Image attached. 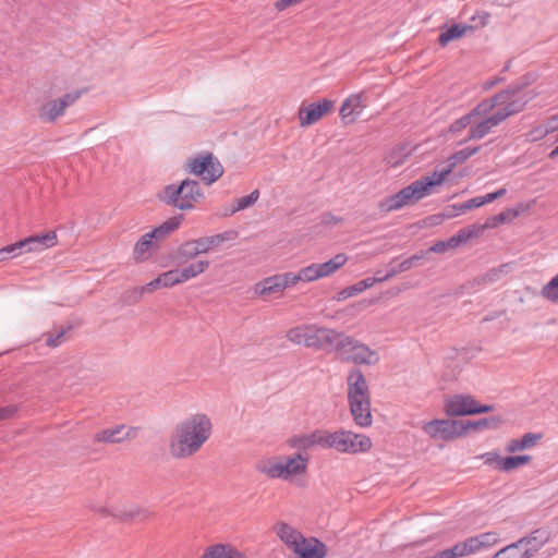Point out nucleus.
Returning <instances> with one entry per match:
<instances>
[{
    "label": "nucleus",
    "instance_id": "a211bd4d",
    "mask_svg": "<svg viewBox=\"0 0 558 558\" xmlns=\"http://www.w3.org/2000/svg\"><path fill=\"white\" fill-rule=\"evenodd\" d=\"M486 463L497 462V469L504 472L513 471L520 466L530 464L532 457L529 454L499 457L497 453H486Z\"/></svg>",
    "mask_w": 558,
    "mask_h": 558
},
{
    "label": "nucleus",
    "instance_id": "37998d69",
    "mask_svg": "<svg viewBox=\"0 0 558 558\" xmlns=\"http://www.w3.org/2000/svg\"><path fill=\"white\" fill-rule=\"evenodd\" d=\"M423 258H424L423 252H421L420 254H414V255L410 256L409 258H405L398 265L397 268H392L389 272H387L383 279L387 280L397 274L410 270L413 266L417 265L418 262Z\"/></svg>",
    "mask_w": 558,
    "mask_h": 558
},
{
    "label": "nucleus",
    "instance_id": "49530a36",
    "mask_svg": "<svg viewBox=\"0 0 558 558\" xmlns=\"http://www.w3.org/2000/svg\"><path fill=\"white\" fill-rule=\"evenodd\" d=\"M154 246L153 238H146V233L135 243L133 255L138 262L147 259L146 253Z\"/></svg>",
    "mask_w": 558,
    "mask_h": 558
},
{
    "label": "nucleus",
    "instance_id": "9b49d317",
    "mask_svg": "<svg viewBox=\"0 0 558 558\" xmlns=\"http://www.w3.org/2000/svg\"><path fill=\"white\" fill-rule=\"evenodd\" d=\"M372 448V440L363 434H355L351 430H336L333 449L343 453L366 452Z\"/></svg>",
    "mask_w": 558,
    "mask_h": 558
},
{
    "label": "nucleus",
    "instance_id": "20e7f679",
    "mask_svg": "<svg viewBox=\"0 0 558 558\" xmlns=\"http://www.w3.org/2000/svg\"><path fill=\"white\" fill-rule=\"evenodd\" d=\"M322 278L318 264L314 263L302 268L298 274L284 272L263 279L254 286L255 294L259 296L282 292L286 288L296 284L299 281L311 282Z\"/></svg>",
    "mask_w": 558,
    "mask_h": 558
},
{
    "label": "nucleus",
    "instance_id": "6e6552de",
    "mask_svg": "<svg viewBox=\"0 0 558 558\" xmlns=\"http://www.w3.org/2000/svg\"><path fill=\"white\" fill-rule=\"evenodd\" d=\"M327 327L317 325H302L296 326L287 331V339L295 344H302L306 348L320 350L323 339L326 333Z\"/></svg>",
    "mask_w": 558,
    "mask_h": 558
},
{
    "label": "nucleus",
    "instance_id": "a878e982",
    "mask_svg": "<svg viewBox=\"0 0 558 558\" xmlns=\"http://www.w3.org/2000/svg\"><path fill=\"white\" fill-rule=\"evenodd\" d=\"M527 208L523 203H519L515 208H506L498 215H494L487 218L484 227L496 228L499 225L510 222L520 216L522 211Z\"/></svg>",
    "mask_w": 558,
    "mask_h": 558
},
{
    "label": "nucleus",
    "instance_id": "0e129e2a",
    "mask_svg": "<svg viewBox=\"0 0 558 558\" xmlns=\"http://www.w3.org/2000/svg\"><path fill=\"white\" fill-rule=\"evenodd\" d=\"M19 256L12 244L0 248V262Z\"/></svg>",
    "mask_w": 558,
    "mask_h": 558
},
{
    "label": "nucleus",
    "instance_id": "aec40b11",
    "mask_svg": "<svg viewBox=\"0 0 558 558\" xmlns=\"http://www.w3.org/2000/svg\"><path fill=\"white\" fill-rule=\"evenodd\" d=\"M349 343L348 335L332 328H327L320 350L328 353L335 352L339 355L341 350L345 349V345Z\"/></svg>",
    "mask_w": 558,
    "mask_h": 558
},
{
    "label": "nucleus",
    "instance_id": "6ab92c4d",
    "mask_svg": "<svg viewBox=\"0 0 558 558\" xmlns=\"http://www.w3.org/2000/svg\"><path fill=\"white\" fill-rule=\"evenodd\" d=\"M364 94H353L349 96L341 105L340 117L344 123H353L362 113L365 105L363 104Z\"/></svg>",
    "mask_w": 558,
    "mask_h": 558
},
{
    "label": "nucleus",
    "instance_id": "680f3d73",
    "mask_svg": "<svg viewBox=\"0 0 558 558\" xmlns=\"http://www.w3.org/2000/svg\"><path fill=\"white\" fill-rule=\"evenodd\" d=\"M19 411V407L16 404H9L0 408V421H5L12 418L16 412Z\"/></svg>",
    "mask_w": 558,
    "mask_h": 558
},
{
    "label": "nucleus",
    "instance_id": "864d4df0",
    "mask_svg": "<svg viewBox=\"0 0 558 558\" xmlns=\"http://www.w3.org/2000/svg\"><path fill=\"white\" fill-rule=\"evenodd\" d=\"M162 288H171L175 284L183 283L180 277V269H171L159 275Z\"/></svg>",
    "mask_w": 558,
    "mask_h": 558
},
{
    "label": "nucleus",
    "instance_id": "1a4fd4ad",
    "mask_svg": "<svg viewBox=\"0 0 558 558\" xmlns=\"http://www.w3.org/2000/svg\"><path fill=\"white\" fill-rule=\"evenodd\" d=\"M86 92L87 88L77 89L66 93L60 98L45 102L38 111L39 119L48 123H53L59 117L64 114L66 108L72 106Z\"/></svg>",
    "mask_w": 558,
    "mask_h": 558
},
{
    "label": "nucleus",
    "instance_id": "ea45409f",
    "mask_svg": "<svg viewBox=\"0 0 558 558\" xmlns=\"http://www.w3.org/2000/svg\"><path fill=\"white\" fill-rule=\"evenodd\" d=\"M209 265V260L201 259L180 269V277L182 279V282H185L205 272L208 269Z\"/></svg>",
    "mask_w": 558,
    "mask_h": 558
},
{
    "label": "nucleus",
    "instance_id": "cd10ccee",
    "mask_svg": "<svg viewBox=\"0 0 558 558\" xmlns=\"http://www.w3.org/2000/svg\"><path fill=\"white\" fill-rule=\"evenodd\" d=\"M150 517V512L141 507L118 510L112 513V518L123 523L142 522Z\"/></svg>",
    "mask_w": 558,
    "mask_h": 558
},
{
    "label": "nucleus",
    "instance_id": "e433bc0d",
    "mask_svg": "<svg viewBox=\"0 0 558 558\" xmlns=\"http://www.w3.org/2000/svg\"><path fill=\"white\" fill-rule=\"evenodd\" d=\"M481 149V146H476V147H464L458 151H456L454 154H452L448 161L450 162L448 168L444 169L440 171V173H446V178L448 177V174L452 171V169L458 165V163H462L464 162L466 159H469L471 156L475 155L476 153H478Z\"/></svg>",
    "mask_w": 558,
    "mask_h": 558
},
{
    "label": "nucleus",
    "instance_id": "393cba45",
    "mask_svg": "<svg viewBox=\"0 0 558 558\" xmlns=\"http://www.w3.org/2000/svg\"><path fill=\"white\" fill-rule=\"evenodd\" d=\"M532 98L533 96L529 93H521L517 97H511L508 101V106L499 108L496 113L501 121H505L510 116L521 112Z\"/></svg>",
    "mask_w": 558,
    "mask_h": 558
},
{
    "label": "nucleus",
    "instance_id": "2eb2a0df",
    "mask_svg": "<svg viewBox=\"0 0 558 558\" xmlns=\"http://www.w3.org/2000/svg\"><path fill=\"white\" fill-rule=\"evenodd\" d=\"M348 399L371 398L367 380L360 368L350 369L347 378Z\"/></svg>",
    "mask_w": 558,
    "mask_h": 558
},
{
    "label": "nucleus",
    "instance_id": "7ed1b4c3",
    "mask_svg": "<svg viewBox=\"0 0 558 558\" xmlns=\"http://www.w3.org/2000/svg\"><path fill=\"white\" fill-rule=\"evenodd\" d=\"M446 173H440L438 179L421 178L410 185L403 187L393 195H390L379 203L381 211L390 213L407 205L415 204L417 201L429 194L432 187L441 184L446 180Z\"/></svg>",
    "mask_w": 558,
    "mask_h": 558
},
{
    "label": "nucleus",
    "instance_id": "0eeeda50",
    "mask_svg": "<svg viewBox=\"0 0 558 558\" xmlns=\"http://www.w3.org/2000/svg\"><path fill=\"white\" fill-rule=\"evenodd\" d=\"M422 429L432 439H441L444 441H450L464 436L462 420L435 418L426 422Z\"/></svg>",
    "mask_w": 558,
    "mask_h": 558
},
{
    "label": "nucleus",
    "instance_id": "4be33fe9",
    "mask_svg": "<svg viewBox=\"0 0 558 558\" xmlns=\"http://www.w3.org/2000/svg\"><path fill=\"white\" fill-rule=\"evenodd\" d=\"M502 121L500 120L499 116H497L496 112H494L492 116L486 118L485 120L475 123L474 125L470 126L469 135L464 140L460 141L459 144L466 143L471 140H481L485 135L489 133L492 128L497 126Z\"/></svg>",
    "mask_w": 558,
    "mask_h": 558
},
{
    "label": "nucleus",
    "instance_id": "c85d7f7f",
    "mask_svg": "<svg viewBox=\"0 0 558 558\" xmlns=\"http://www.w3.org/2000/svg\"><path fill=\"white\" fill-rule=\"evenodd\" d=\"M196 246L197 243L195 239L183 242L178 246L173 255V262L178 265H184L189 260L194 259L201 254Z\"/></svg>",
    "mask_w": 558,
    "mask_h": 558
},
{
    "label": "nucleus",
    "instance_id": "79ce46f5",
    "mask_svg": "<svg viewBox=\"0 0 558 558\" xmlns=\"http://www.w3.org/2000/svg\"><path fill=\"white\" fill-rule=\"evenodd\" d=\"M336 440V432L330 433L328 430H314L312 432L313 446H320L323 448H332Z\"/></svg>",
    "mask_w": 558,
    "mask_h": 558
},
{
    "label": "nucleus",
    "instance_id": "09e8293b",
    "mask_svg": "<svg viewBox=\"0 0 558 558\" xmlns=\"http://www.w3.org/2000/svg\"><path fill=\"white\" fill-rule=\"evenodd\" d=\"M485 204L486 203H485L484 196H476V197L470 198L469 201H466L462 204H454L451 206V208L453 209L454 213H457V215H459V214H463L468 210L478 208Z\"/></svg>",
    "mask_w": 558,
    "mask_h": 558
},
{
    "label": "nucleus",
    "instance_id": "bf43d9fd",
    "mask_svg": "<svg viewBox=\"0 0 558 558\" xmlns=\"http://www.w3.org/2000/svg\"><path fill=\"white\" fill-rule=\"evenodd\" d=\"M547 135H548V130H545V128L542 124V125H537V126L533 128L527 133V138L531 142H536V141L543 140Z\"/></svg>",
    "mask_w": 558,
    "mask_h": 558
},
{
    "label": "nucleus",
    "instance_id": "4468645a",
    "mask_svg": "<svg viewBox=\"0 0 558 558\" xmlns=\"http://www.w3.org/2000/svg\"><path fill=\"white\" fill-rule=\"evenodd\" d=\"M327 546L316 537H302L294 546L293 553L299 558H325Z\"/></svg>",
    "mask_w": 558,
    "mask_h": 558
},
{
    "label": "nucleus",
    "instance_id": "f257e3e1",
    "mask_svg": "<svg viewBox=\"0 0 558 558\" xmlns=\"http://www.w3.org/2000/svg\"><path fill=\"white\" fill-rule=\"evenodd\" d=\"M213 424L204 413L190 415L174 427L170 437L169 450L174 459H185L195 454L210 438Z\"/></svg>",
    "mask_w": 558,
    "mask_h": 558
},
{
    "label": "nucleus",
    "instance_id": "473e14b6",
    "mask_svg": "<svg viewBox=\"0 0 558 558\" xmlns=\"http://www.w3.org/2000/svg\"><path fill=\"white\" fill-rule=\"evenodd\" d=\"M284 480H288L292 475L304 473L307 468V458L301 453H295L289 457L284 463H282Z\"/></svg>",
    "mask_w": 558,
    "mask_h": 558
},
{
    "label": "nucleus",
    "instance_id": "b1692460",
    "mask_svg": "<svg viewBox=\"0 0 558 558\" xmlns=\"http://www.w3.org/2000/svg\"><path fill=\"white\" fill-rule=\"evenodd\" d=\"M505 420L502 415H493L489 417H483L475 421H463L464 436L470 432H480L487 429H497L504 424Z\"/></svg>",
    "mask_w": 558,
    "mask_h": 558
},
{
    "label": "nucleus",
    "instance_id": "338daca9",
    "mask_svg": "<svg viewBox=\"0 0 558 558\" xmlns=\"http://www.w3.org/2000/svg\"><path fill=\"white\" fill-rule=\"evenodd\" d=\"M543 126L548 130V134L558 130V114L550 116L546 119Z\"/></svg>",
    "mask_w": 558,
    "mask_h": 558
},
{
    "label": "nucleus",
    "instance_id": "3c124183",
    "mask_svg": "<svg viewBox=\"0 0 558 558\" xmlns=\"http://www.w3.org/2000/svg\"><path fill=\"white\" fill-rule=\"evenodd\" d=\"M259 197V191L254 190L248 195L240 197L236 199V205L231 209V214L243 210L252 205H254Z\"/></svg>",
    "mask_w": 558,
    "mask_h": 558
},
{
    "label": "nucleus",
    "instance_id": "58836bf2",
    "mask_svg": "<svg viewBox=\"0 0 558 558\" xmlns=\"http://www.w3.org/2000/svg\"><path fill=\"white\" fill-rule=\"evenodd\" d=\"M33 251H40L52 247L57 244V234L54 231H48L44 234H35L29 236Z\"/></svg>",
    "mask_w": 558,
    "mask_h": 558
},
{
    "label": "nucleus",
    "instance_id": "4c0bfd02",
    "mask_svg": "<svg viewBox=\"0 0 558 558\" xmlns=\"http://www.w3.org/2000/svg\"><path fill=\"white\" fill-rule=\"evenodd\" d=\"M348 260V256L344 253H339L335 255L329 260L318 264V269L322 278L327 277L336 272L339 268H341Z\"/></svg>",
    "mask_w": 558,
    "mask_h": 558
},
{
    "label": "nucleus",
    "instance_id": "9d476101",
    "mask_svg": "<svg viewBox=\"0 0 558 558\" xmlns=\"http://www.w3.org/2000/svg\"><path fill=\"white\" fill-rule=\"evenodd\" d=\"M350 343L342 349L339 357L343 362H352L355 365H374L379 362V355L367 344L349 336Z\"/></svg>",
    "mask_w": 558,
    "mask_h": 558
},
{
    "label": "nucleus",
    "instance_id": "c9c22d12",
    "mask_svg": "<svg viewBox=\"0 0 558 558\" xmlns=\"http://www.w3.org/2000/svg\"><path fill=\"white\" fill-rule=\"evenodd\" d=\"M468 538L472 545L473 554H476L482 549L489 548L498 542L497 533L495 532H485Z\"/></svg>",
    "mask_w": 558,
    "mask_h": 558
},
{
    "label": "nucleus",
    "instance_id": "2f4dec72",
    "mask_svg": "<svg viewBox=\"0 0 558 558\" xmlns=\"http://www.w3.org/2000/svg\"><path fill=\"white\" fill-rule=\"evenodd\" d=\"M275 529L278 537L292 550L294 549V546L298 545L299 541L303 537L300 532L294 530L286 522H279Z\"/></svg>",
    "mask_w": 558,
    "mask_h": 558
},
{
    "label": "nucleus",
    "instance_id": "f8f14e48",
    "mask_svg": "<svg viewBox=\"0 0 558 558\" xmlns=\"http://www.w3.org/2000/svg\"><path fill=\"white\" fill-rule=\"evenodd\" d=\"M512 269V263H505L497 267L488 269L485 274L476 276L475 278L465 281L459 286L456 290V294L461 295L465 291H476L481 287L490 284L500 279L502 275L510 272Z\"/></svg>",
    "mask_w": 558,
    "mask_h": 558
},
{
    "label": "nucleus",
    "instance_id": "72a5a7b5",
    "mask_svg": "<svg viewBox=\"0 0 558 558\" xmlns=\"http://www.w3.org/2000/svg\"><path fill=\"white\" fill-rule=\"evenodd\" d=\"M542 438V434L526 433L520 439H510L507 444V452L513 453L534 447Z\"/></svg>",
    "mask_w": 558,
    "mask_h": 558
},
{
    "label": "nucleus",
    "instance_id": "6e6d98bb",
    "mask_svg": "<svg viewBox=\"0 0 558 558\" xmlns=\"http://www.w3.org/2000/svg\"><path fill=\"white\" fill-rule=\"evenodd\" d=\"M160 287H162V284H161L160 278L158 276L154 280L149 281L146 286H144V287H142L140 289H135L132 292L134 294V302H137L141 299V296L143 295V293H145V292H153V291L157 290Z\"/></svg>",
    "mask_w": 558,
    "mask_h": 558
},
{
    "label": "nucleus",
    "instance_id": "5fc2aeb1",
    "mask_svg": "<svg viewBox=\"0 0 558 558\" xmlns=\"http://www.w3.org/2000/svg\"><path fill=\"white\" fill-rule=\"evenodd\" d=\"M472 116L469 113L462 116L461 118L457 119L454 122H452L448 128V133L456 135L466 129L472 123Z\"/></svg>",
    "mask_w": 558,
    "mask_h": 558
},
{
    "label": "nucleus",
    "instance_id": "4d7b16f0",
    "mask_svg": "<svg viewBox=\"0 0 558 558\" xmlns=\"http://www.w3.org/2000/svg\"><path fill=\"white\" fill-rule=\"evenodd\" d=\"M495 108V104L494 101L492 100V98L489 99H485L483 101H481L480 104H477L471 111H470V114L472 116V118L474 117H478V116H482V114H487L490 110H493Z\"/></svg>",
    "mask_w": 558,
    "mask_h": 558
},
{
    "label": "nucleus",
    "instance_id": "39448f33",
    "mask_svg": "<svg viewBox=\"0 0 558 558\" xmlns=\"http://www.w3.org/2000/svg\"><path fill=\"white\" fill-rule=\"evenodd\" d=\"M184 170L199 177L207 186L219 180L225 172L221 162L210 151L201 153L193 158H189L184 165Z\"/></svg>",
    "mask_w": 558,
    "mask_h": 558
},
{
    "label": "nucleus",
    "instance_id": "f704fd0d",
    "mask_svg": "<svg viewBox=\"0 0 558 558\" xmlns=\"http://www.w3.org/2000/svg\"><path fill=\"white\" fill-rule=\"evenodd\" d=\"M125 429L126 426L123 424L117 425L112 428L101 429L94 435V440L96 442L120 444L123 441L122 433Z\"/></svg>",
    "mask_w": 558,
    "mask_h": 558
},
{
    "label": "nucleus",
    "instance_id": "774afa93",
    "mask_svg": "<svg viewBox=\"0 0 558 558\" xmlns=\"http://www.w3.org/2000/svg\"><path fill=\"white\" fill-rule=\"evenodd\" d=\"M506 193H507V190L505 187H501L495 192L488 193L484 196L485 203L486 204L492 203V202L505 196Z\"/></svg>",
    "mask_w": 558,
    "mask_h": 558
},
{
    "label": "nucleus",
    "instance_id": "e2e57ef3",
    "mask_svg": "<svg viewBox=\"0 0 558 558\" xmlns=\"http://www.w3.org/2000/svg\"><path fill=\"white\" fill-rule=\"evenodd\" d=\"M311 440H312V433L308 435H304V436L294 438L293 445L299 448L307 449V448L313 447V442Z\"/></svg>",
    "mask_w": 558,
    "mask_h": 558
},
{
    "label": "nucleus",
    "instance_id": "bb28decb",
    "mask_svg": "<svg viewBox=\"0 0 558 558\" xmlns=\"http://www.w3.org/2000/svg\"><path fill=\"white\" fill-rule=\"evenodd\" d=\"M183 219L184 216L182 214L173 216L166 220L162 225L154 228L150 232H147L146 238H153V240L156 241L162 240L168 234L177 230L180 227Z\"/></svg>",
    "mask_w": 558,
    "mask_h": 558
},
{
    "label": "nucleus",
    "instance_id": "5701e85b",
    "mask_svg": "<svg viewBox=\"0 0 558 558\" xmlns=\"http://www.w3.org/2000/svg\"><path fill=\"white\" fill-rule=\"evenodd\" d=\"M475 26L463 23H454L451 26L441 28L438 36V44L446 47L449 43L462 38L468 32L474 31Z\"/></svg>",
    "mask_w": 558,
    "mask_h": 558
},
{
    "label": "nucleus",
    "instance_id": "f03ea898",
    "mask_svg": "<svg viewBox=\"0 0 558 558\" xmlns=\"http://www.w3.org/2000/svg\"><path fill=\"white\" fill-rule=\"evenodd\" d=\"M157 196L160 202L180 210L192 209L205 198L199 182L190 178L166 185Z\"/></svg>",
    "mask_w": 558,
    "mask_h": 558
},
{
    "label": "nucleus",
    "instance_id": "c756f323",
    "mask_svg": "<svg viewBox=\"0 0 558 558\" xmlns=\"http://www.w3.org/2000/svg\"><path fill=\"white\" fill-rule=\"evenodd\" d=\"M385 281L384 279L365 278L350 287H347L337 293L336 299L338 301H344L351 296L357 295L359 293L372 288L375 283Z\"/></svg>",
    "mask_w": 558,
    "mask_h": 558
},
{
    "label": "nucleus",
    "instance_id": "052dcab7",
    "mask_svg": "<svg viewBox=\"0 0 558 558\" xmlns=\"http://www.w3.org/2000/svg\"><path fill=\"white\" fill-rule=\"evenodd\" d=\"M14 251H16L17 255L23 254L24 252H33V246L29 241V236L23 240H20L15 243H12Z\"/></svg>",
    "mask_w": 558,
    "mask_h": 558
},
{
    "label": "nucleus",
    "instance_id": "a18cd8bd",
    "mask_svg": "<svg viewBox=\"0 0 558 558\" xmlns=\"http://www.w3.org/2000/svg\"><path fill=\"white\" fill-rule=\"evenodd\" d=\"M492 558H529V554L514 542L497 551Z\"/></svg>",
    "mask_w": 558,
    "mask_h": 558
},
{
    "label": "nucleus",
    "instance_id": "a19ab883",
    "mask_svg": "<svg viewBox=\"0 0 558 558\" xmlns=\"http://www.w3.org/2000/svg\"><path fill=\"white\" fill-rule=\"evenodd\" d=\"M257 470L264 474H266L270 478H283L284 480V472L282 462L274 461V460H266L260 462L257 465Z\"/></svg>",
    "mask_w": 558,
    "mask_h": 558
},
{
    "label": "nucleus",
    "instance_id": "8fccbe9b",
    "mask_svg": "<svg viewBox=\"0 0 558 558\" xmlns=\"http://www.w3.org/2000/svg\"><path fill=\"white\" fill-rule=\"evenodd\" d=\"M517 96H518V89H515V87H511L509 85L506 89H502L501 92L495 94L492 97V100L494 101L495 107L498 106V107L502 108L505 106H508V101L510 100L511 97H517Z\"/></svg>",
    "mask_w": 558,
    "mask_h": 558
},
{
    "label": "nucleus",
    "instance_id": "423d86ee",
    "mask_svg": "<svg viewBox=\"0 0 558 558\" xmlns=\"http://www.w3.org/2000/svg\"><path fill=\"white\" fill-rule=\"evenodd\" d=\"M493 404H481L471 395H453L444 400V412L448 417L483 414L494 411Z\"/></svg>",
    "mask_w": 558,
    "mask_h": 558
},
{
    "label": "nucleus",
    "instance_id": "412c9836",
    "mask_svg": "<svg viewBox=\"0 0 558 558\" xmlns=\"http://www.w3.org/2000/svg\"><path fill=\"white\" fill-rule=\"evenodd\" d=\"M238 236V232L234 230L225 231L222 233H217L214 235L202 236L196 240L198 251L201 254L208 253L215 247L219 246L221 243L226 241H232Z\"/></svg>",
    "mask_w": 558,
    "mask_h": 558
},
{
    "label": "nucleus",
    "instance_id": "de8ad7c7",
    "mask_svg": "<svg viewBox=\"0 0 558 558\" xmlns=\"http://www.w3.org/2000/svg\"><path fill=\"white\" fill-rule=\"evenodd\" d=\"M457 216V213L453 211L451 206L446 207L444 213L435 214L426 217L423 222L426 227H436L444 222L445 219L452 218Z\"/></svg>",
    "mask_w": 558,
    "mask_h": 558
},
{
    "label": "nucleus",
    "instance_id": "603ef678",
    "mask_svg": "<svg viewBox=\"0 0 558 558\" xmlns=\"http://www.w3.org/2000/svg\"><path fill=\"white\" fill-rule=\"evenodd\" d=\"M541 293L544 299L558 303V275L543 287Z\"/></svg>",
    "mask_w": 558,
    "mask_h": 558
},
{
    "label": "nucleus",
    "instance_id": "ddd939ff",
    "mask_svg": "<svg viewBox=\"0 0 558 558\" xmlns=\"http://www.w3.org/2000/svg\"><path fill=\"white\" fill-rule=\"evenodd\" d=\"M335 107V101L323 98L317 102L302 105L299 108L298 117L301 126H310L318 122L325 114L330 112Z\"/></svg>",
    "mask_w": 558,
    "mask_h": 558
},
{
    "label": "nucleus",
    "instance_id": "7c9ffc66",
    "mask_svg": "<svg viewBox=\"0 0 558 558\" xmlns=\"http://www.w3.org/2000/svg\"><path fill=\"white\" fill-rule=\"evenodd\" d=\"M203 558H246L233 546L227 544H216L210 546L203 555Z\"/></svg>",
    "mask_w": 558,
    "mask_h": 558
},
{
    "label": "nucleus",
    "instance_id": "f3484780",
    "mask_svg": "<svg viewBox=\"0 0 558 558\" xmlns=\"http://www.w3.org/2000/svg\"><path fill=\"white\" fill-rule=\"evenodd\" d=\"M353 421L360 427H368L373 423L371 398L348 399Z\"/></svg>",
    "mask_w": 558,
    "mask_h": 558
},
{
    "label": "nucleus",
    "instance_id": "69168bd1",
    "mask_svg": "<svg viewBox=\"0 0 558 558\" xmlns=\"http://www.w3.org/2000/svg\"><path fill=\"white\" fill-rule=\"evenodd\" d=\"M342 221L341 217H337L332 215L330 211L324 213L320 217V222L323 225H338Z\"/></svg>",
    "mask_w": 558,
    "mask_h": 558
},
{
    "label": "nucleus",
    "instance_id": "c03bdc74",
    "mask_svg": "<svg viewBox=\"0 0 558 558\" xmlns=\"http://www.w3.org/2000/svg\"><path fill=\"white\" fill-rule=\"evenodd\" d=\"M72 330V326L69 325L66 327L54 328L53 331H48L44 333L46 338V344L50 348L59 347L64 340L68 331Z\"/></svg>",
    "mask_w": 558,
    "mask_h": 558
},
{
    "label": "nucleus",
    "instance_id": "13d9d810",
    "mask_svg": "<svg viewBox=\"0 0 558 558\" xmlns=\"http://www.w3.org/2000/svg\"><path fill=\"white\" fill-rule=\"evenodd\" d=\"M535 81V75L532 73H526L519 78V81L510 84L511 87H515L518 89V95L524 93V89L531 85Z\"/></svg>",
    "mask_w": 558,
    "mask_h": 558
},
{
    "label": "nucleus",
    "instance_id": "dca6fc26",
    "mask_svg": "<svg viewBox=\"0 0 558 558\" xmlns=\"http://www.w3.org/2000/svg\"><path fill=\"white\" fill-rule=\"evenodd\" d=\"M550 538V531L546 527L534 530L529 536L522 537L517 543L529 554V558L533 557Z\"/></svg>",
    "mask_w": 558,
    "mask_h": 558
}]
</instances>
